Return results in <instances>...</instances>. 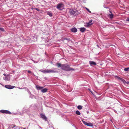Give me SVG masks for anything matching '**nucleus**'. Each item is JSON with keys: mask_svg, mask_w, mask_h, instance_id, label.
Listing matches in <instances>:
<instances>
[{"mask_svg": "<svg viewBox=\"0 0 129 129\" xmlns=\"http://www.w3.org/2000/svg\"><path fill=\"white\" fill-rule=\"evenodd\" d=\"M23 129H25V128H24Z\"/></svg>", "mask_w": 129, "mask_h": 129, "instance_id": "32", "label": "nucleus"}, {"mask_svg": "<svg viewBox=\"0 0 129 129\" xmlns=\"http://www.w3.org/2000/svg\"><path fill=\"white\" fill-rule=\"evenodd\" d=\"M109 12L110 13H111V14H109L108 16H109L110 18L112 19L114 15L112 13L111 11L110 10Z\"/></svg>", "mask_w": 129, "mask_h": 129, "instance_id": "9", "label": "nucleus"}, {"mask_svg": "<svg viewBox=\"0 0 129 129\" xmlns=\"http://www.w3.org/2000/svg\"><path fill=\"white\" fill-rule=\"evenodd\" d=\"M56 64L58 68L60 67L62 70L67 71L74 70L73 69L71 68L70 66L67 64H61L60 63H57Z\"/></svg>", "mask_w": 129, "mask_h": 129, "instance_id": "1", "label": "nucleus"}, {"mask_svg": "<svg viewBox=\"0 0 129 129\" xmlns=\"http://www.w3.org/2000/svg\"><path fill=\"white\" fill-rule=\"evenodd\" d=\"M48 15H49L51 17H52V13L50 12H48L47 13Z\"/></svg>", "mask_w": 129, "mask_h": 129, "instance_id": "21", "label": "nucleus"}, {"mask_svg": "<svg viewBox=\"0 0 129 129\" xmlns=\"http://www.w3.org/2000/svg\"><path fill=\"white\" fill-rule=\"evenodd\" d=\"M92 20H91L90 21H89V22L88 23V24H90V23H91L92 22Z\"/></svg>", "mask_w": 129, "mask_h": 129, "instance_id": "25", "label": "nucleus"}, {"mask_svg": "<svg viewBox=\"0 0 129 129\" xmlns=\"http://www.w3.org/2000/svg\"><path fill=\"white\" fill-rule=\"evenodd\" d=\"M82 121L84 124L87 126H92V124L91 123H87L86 121H85L83 120H82Z\"/></svg>", "mask_w": 129, "mask_h": 129, "instance_id": "8", "label": "nucleus"}, {"mask_svg": "<svg viewBox=\"0 0 129 129\" xmlns=\"http://www.w3.org/2000/svg\"><path fill=\"white\" fill-rule=\"evenodd\" d=\"M36 87L38 90H41L43 88V87H40L39 85L36 86Z\"/></svg>", "mask_w": 129, "mask_h": 129, "instance_id": "14", "label": "nucleus"}, {"mask_svg": "<svg viewBox=\"0 0 129 129\" xmlns=\"http://www.w3.org/2000/svg\"><path fill=\"white\" fill-rule=\"evenodd\" d=\"M126 20L127 21H129V19L128 18H127L126 19Z\"/></svg>", "mask_w": 129, "mask_h": 129, "instance_id": "29", "label": "nucleus"}, {"mask_svg": "<svg viewBox=\"0 0 129 129\" xmlns=\"http://www.w3.org/2000/svg\"><path fill=\"white\" fill-rule=\"evenodd\" d=\"M40 116L41 118L44 120L45 121H46L47 120V118L45 116V115L43 114H41Z\"/></svg>", "mask_w": 129, "mask_h": 129, "instance_id": "5", "label": "nucleus"}, {"mask_svg": "<svg viewBox=\"0 0 129 129\" xmlns=\"http://www.w3.org/2000/svg\"><path fill=\"white\" fill-rule=\"evenodd\" d=\"M27 72L31 74V72L30 71H27Z\"/></svg>", "mask_w": 129, "mask_h": 129, "instance_id": "28", "label": "nucleus"}, {"mask_svg": "<svg viewBox=\"0 0 129 129\" xmlns=\"http://www.w3.org/2000/svg\"><path fill=\"white\" fill-rule=\"evenodd\" d=\"M126 83L127 84H129V82H126Z\"/></svg>", "mask_w": 129, "mask_h": 129, "instance_id": "30", "label": "nucleus"}, {"mask_svg": "<svg viewBox=\"0 0 129 129\" xmlns=\"http://www.w3.org/2000/svg\"><path fill=\"white\" fill-rule=\"evenodd\" d=\"M57 8L59 10H62L64 9V6L63 3H61L57 5Z\"/></svg>", "mask_w": 129, "mask_h": 129, "instance_id": "2", "label": "nucleus"}, {"mask_svg": "<svg viewBox=\"0 0 129 129\" xmlns=\"http://www.w3.org/2000/svg\"><path fill=\"white\" fill-rule=\"evenodd\" d=\"M89 63L90 65H91V66L96 65V63L94 61H90L89 62Z\"/></svg>", "mask_w": 129, "mask_h": 129, "instance_id": "11", "label": "nucleus"}, {"mask_svg": "<svg viewBox=\"0 0 129 129\" xmlns=\"http://www.w3.org/2000/svg\"><path fill=\"white\" fill-rule=\"evenodd\" d=\"M115 77L117 79H119L120 80L122 81H123L124 80L122 78L120 77H119L118 76H116Z\"/></svg>", "mask_w": 129, "mask_h": 129, "instance_id": "15", "label": "nucleus"}, {"mask_svg": "<svg viewBox=\"0 0 129 129\" xmlns=\"http://www.w3.org/2000/svg\"><path fill=\"white\" fill-rule=\"evenodd\" d=\"M71 31L73 33H75L77 32V30L75 27H74L71 29Z\"/></svg>", "mask_w": 129, "mask_h": 129, "instance_id": "10", "label": "nucleus"}, {"mask_svg": "<svg viewBox=\"0 0 129 129\" xmlns=\"http://www.w3.org/2000/svg\"><path fill=\"white\" fill-rule=\"evenodd\" d=\"M0 30H1L2 31H4V29L3 28H0Z\"/></svg>", "mask_w": 129, "mask_h": 129, "instance_id": "24", "label": "nucleus"}, {"mask_svg": "<svg viewBox=\"0 0 129 129\" xmlns=\"http://www.w3.org/2000/svg\"><path fill=\"white\" fill-rule=\"evenodd\" d=\"M35 9L38 11H40L39 9L37 8H35Z\"/></svg>", "mask_w": 129, "mask_h": 129, "instance_id": "27", "label": "nucleus"}, {"mask_svg": "<svg viewBox=\"0 0 129 129\" xmlns=\"http://www.w3.org/2000/svg\"><path fill=\"white\" fill-rule=\"evenodd\" d=\"M48 72L49 73H55L56 72L54 71L51 70H49L48 69Z\"/></svg>", "mask_w": 129, "mask_h": 129, "instance_id": "17", "label": "nucleus"}, {"mask_svg": "<svg viewBox=\"0 0 129 129\" xmlns=\"http://www.w3.org/2000/svg\"><path fill=\"white\" fill-rule=\"evenodd\" d=\"M76 10H74L72 9H70L69 11V12L70 14L71 15H74L75 14L76 12Z\"/></svg>", "mask_w": 129, "mask_h": 129, "instance_id": "4", "label": "nucleus"}, {"mask_svg": "<svg viewBox=\"0 0 129 129\" xmlns=\"http://www.w3.org/2000/svg\"><path fill=\"white\" fill-rule=\"evenodd\" d=\"M4 76H5L6 75V74H4Z\"/></svg>", "mask_w": 129, "mask_h": 129, "instance_id": "31", "label": "nucleus"}, {"mask_svg": "<svg viewBox=\"0 0 129 129\" xmlns=\"http://www.w3.org/2000/svg\"><path fill=\"white\" fill-rule=\"evenodd\" d=\"M5 87L6 88L9 89H13L15 87V86H11L10 85H5Z\"/></svg>", "mask_w": 129, "mask_h": 129, "instance_id": "6", "label": "nucleus"}, {"mask_svg": "<svg viewBox=\"0 0 129 129\" xmlns=\"http://www.w3.org/2000/svg\"><path fill=\"white\" fill-rule=\"evenodd\" d=\"M65 39L66 40H67L68 41H69L70 40V39L69 38H67Z\"/></svg>", "mask_w": 129, "mask_h": 129, "instance_id": "26", "label": "nucleus"}, {"mask_svg": "<svg viewBox=\"0 0 129 129\" xmlns=\"http://www.w3.org/2000/svg\"><path fill=\"white\" fill-rule=\"evenodd\" d=\"M16 126L14 124H11L10 125L8 128V129H14L15 128V127Z\"/></svg>", "mask_w": 129, "mask_h": 129, "instance_id": "7", "label": "nucleus"}, {"mask_svg": "<svg viewBox=\"0 0 129 129\" xmlns=\"http://www.w3.org/2000/svg\"><path fill=\"white\" fill-rule=\"evenodd\" d=\"M86 30V28L84 27H81L80 28V30L82 32H84Z\"/></svg>", "mask_w": 129, "mask_h": 129, "instance_id": "16", "label": "nucleus"}, {"mask_svg": "<svg viewBox=\"0 0 129 129\" xmlns=\"http://www.w3.org/2000/svg\"><path fill=\"white\" fill-rule=\"evenodd\" d=\"M86 8V10H87V11H88L89 12V13H91V11H89V9H88V8Z\"/></svg>", "mask_w": 129, "mask_h": 129, "instance_id": "23", "label": "nucleus"}, {"mask_svg": "<svg viewBox=\"0 0 129 129\" xmlns=\"http://www.w3.org/2000/svg\"><path fill=\"white\" fill-rule=\"evenodd\" d=\"M76 113L77 114L79 115H80L81 114V113H80V112L78 110L76 111Z\"/></svg>", "mask_w": 129, "mask_h": 129, "instance_id": "19", "label": "nucleus"}, {"mask_svg": "<svg viewBox=\"0 0 129 129\" xmlns=\"http://www.w3.org/2000/svg\"><path fill=\"white\" fill-rule=\"evenodd\" d=\"M87 24L86 25V27H88L91 25L92 24V23H90V24H88V23H87Z\"/></svg>", "mask_w": 129, "mask_h": 129, "instance_id": "22", "label": "nucleus"}, {"mask_svg": "<svg viewBox=\"0 0 129 129\" xmlns=\"http://www.w3.org/2000/svg\"><path fill=\"white\" fill-rule=\"evenodd\" d=\"M42 72L44 73H49L48 69H46L41 71Z\"/></svg>", "mask_w": 129, "mask_h": 129, "instance_id": "13", "label": "nucleus"}, {"mask_svg": "<svg viewBox=\"0 0 129 129\" xmlns=\"http://www.w3.org/2000/svg\"><path fill=\"white\" fill-rule=\"evenodd\" d=\"M124 70L126 72L128 71L129 70V67L125 68L124 69Z\"/></svg>", "mask_w": 129, "mask_h": 129, "instance_id": "20", "label": "nucleus"}, {"mask_svg": "<svg viewBox=\"0 0 129 129\" xmlns=\"http://www.w3.org/2000/svg\"><path fill=\"white\" fill-rule=\"evenodd\" d=\"M48 89L46 88H45L43 89H42L41 92L43 93L46 92L47 91Z\"/></svg>", "mask_w": 129, "mask_h": 129, "instance_id": "12", "label": "nucleus"}, {"mask_svg": "<svg viewBox=\"0 0 129 129\" xmlns=\"http://www.w3.org/2000/svg\"><path fill=\"white\" fill-rule=\"evenodd\" d=\"M78 109L79 110H81L82 109V106L81 105H79L77 107Z\"/></svg>", "mask_w": 129, "mask_h": 129, "instance_id": "18", "label": "nucleus"}, {"mask_svg": "<svg viewBox=\"0 0 129 129\" xmlns=\"http://www.w3.org/2000/svg\"><path fill=\"white\" fill-rule=\"evenodd\" d=\"M0 112H1L3 113H6L8 114H11V113L10 112L6 110H0Z\"/></svg>", "mask_w": 129, "mask_h": 129, "instance_id": "3", "label": "nucleus"}]
</instances>
